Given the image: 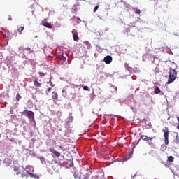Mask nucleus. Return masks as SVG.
<instances>
[{
	"label": "nucleus",
	"instance_id": "nucleus-1",
	"mask_svg": "<svg viewBox=\"0 0 179 179\" xmlns=\"http://www.w3.org/2000/svg\"><path fill=\"white\" fill-rule=\"evenodd\" d=\"M169 76L168 78L167 84L170 85V83H173L174 80L177 78V71L174 70V69L170 68Z\"/></svg>",
	"mask_w": 179,
	"mask_h": 179
},
{
	"label": "nucleus",
	"instance_id": "nucleus-2",
	"mask_svg": "<svg viewBox=\"0 0 179 179\" xmlns=\"http://www.w3.org/2000/svg\"><path fill=\"white\" fill-rule=\"evenodd\" d=\"M22 113L24 115H25L26 117H27V118H29V120H31L32 121H34V112L27 110H24Z\"/></svg>",
	"mask_w": 179,
	"mask_h": 179
},
{
	"label": "nucleus",
	"instance_id": "nucleus-3",
	"mask_svg": "<svg viewBox=\"0 0 179 179\" xmlns=\"http://www.w3.org/2000/svg\"><path fill=\"white\" fill-rule=\"evenodd\" d=\"M162 132H164V143L165 145H169V128L164 127V129L162 130Z\"/></svg>",
	"mask_w": 179,
	"mask_h": 179
},
{
	"label": "nucleus",
	"instance_id": "nucleus-4",
	"mask_svg": "<svg viewBox=\"0 0 179 179\" xmlns=\"http://www.w3.org/2000/svg\"><path fill=\"white\" fill-rule=\"evenodd\" d=\"M103 61L105 64H111V62H113V57L108 55L104 57Z\"/></svg>",
	"mask_w": 179,
	"mask_h": 179
},
{
	"label": "nucleus",
	"instance_id": "nucleus-5",
	"mask_svg": "<svg viewBox=\"0 0 179 179\" xmlns=\"http://www.w3.org/2000/svg\"><path fill=\"white\" fill-rule=\"evenodd\" d=\"M72 33L74 41H79V36H78V31L76 29H73Z\"/></svg>",
	"mask_w": 179,
	"mask_h": 179
},
{
	"label": "nucleus",
	"instance_id": "nucleus-6",
	"mask_svg": "<svg viewBox=\"0 0 179 179\" xmlns=\"http://www.w3.org/2000/svg\"><path fill=\"white\" fill-rule=\"evenodd\" d=\"M50 152L53 153V155H55V156H56V157H60V156H61V153H59V152L55 150V149H54V148H50Z\"/></svg>",
	"mask_w": 179,
	"mask_h": 179
},
{
	"label": "nucleus",
	"instance_id": "nucleus-7",
	"mask_svg": "<svg viewBox=\"0 0 179 179\" xmlns=\"http://www.w3.org/2000/svg\"><path fill=\"white\" fill-rule=\"evenodd\" d=\"M42 24H43V26H45V27H47L48 29H52V25H51V23H50V22L43 21Z\"/></svg>",
	"mask_w": 179,
	"mask_h": 179
},
{
	"label": "nucleus",
	"instance_id": "nucleus-8",
	"mask_svg": "<svg viewBox=\"0 0 179 179\" xmlns=\"http://www.w3.org/2000/svg\"><path fill=\"white\" fill-rule=\"evenodd\" d=\"M52 99L54 101L58 100V94L55 91H53L52 93Z\"/></svg>",
	"mask_w": 179,
	"mask_h": 179
},
{
	"label": "nucleus",
	"instance_id": "nucleus-9",
	"mask_svg": "<svg viewBox=\"0 0 179 179\" xmlns=\"http://www.w3.org/2000/svg\"><path fill=\"white\" fill-rule=\"evenodd\" d=\"M34 85L35 87H41V83H40L37 80V79H35V80H34Z\"/></svg>",
	"mask_w": 179,
	"mask_h": 179
},
{
	"label": "nucleus",
	"instance_id": "nucleus-10",
	"mask_svg": "<svg viewBox=\"0 0 179 179\" xmlns=\"http://www.w3.org/2000/svg\"><path fill=\"white\" fill-rule=\"evenodd\" d=\"M73 176L75 179H80V173L75 172Z\"/></svg>",
	"mask_w": 179,
	"mask_h": 179
},
{
	"label": "nucleus",
	"instance_id": "nucleus-11",
	"mask_svg": "<svg viewBox=\"0 0 179 179\" xmlns=\"http://www.w3.org/2000/svg\"><path fill=\"white\" fill-rule=\"evenodd\" d=\"M141 139H142V141H145V142H148V136L141 135Z\"/></svg>",
	"mask_w": 179,
	"mask_h": 179
},
{
	"label": "nucleus",
	"instance_id": "nucleus-12",
	"mask_svg": "<svg viewBox=\"0 0 179 179\" xmlns=\"http://www.w3.org/2000/svg\"><path fill=\"white\" fill-rule=\"evenodd\" d=\"M14 171L17 176H19V174H22V171H20V169L15 168L14 169Z\"/></svg>",
	"mask_w": 179,
	"mask_h": 179
},
{
	"label": "nucleus",
	"instance_id": "nucleus-13",
	"mask_svg": "<svg viewBox=\"0 0 179 179\" xmlns=\"http://www.w3.org/2000/svg\"><path fill=\"white\" fill-rule=\"evenodd\" d=\"M154 93L155 94H159V93H160V88H159L158 87H156L155 88Z\"/></svg>",
	"mask_w": 179,
	"mask_h": 179
},
{
	"label": "nucleus",
	"instance_id": "nucleus-14",
	"mask_svg": "<svg viewBox=\"0 0 179 179\" xmlns=\"http://www.w3.org/2000/svg\"><path fill=\"white\" fill-rule=\"evenodd\" d=\"M17 30L19 33H20V34H22V31L24 30V27H20L17 28Z\"/></svg>",
	"mask_w": 179,
	"mask_h": 179
},
{
	"label": "nucleus",
	"instance_id": "nucleus-15",
	"mask_svg": "<svg viewBox=\"0 0 179 179\" xmlns=\"http://www.w3.org/2000/svg\"><path fill=\"white\" fill-rule=\"evenodd\" d=\"M59 59H62V61H66V57H65V56H64V55L59 56Z\"/></svg>",
	"mask_w": 179,
	"mask_h": 179
},
{
	"label": "nucleus",
	"instance_id": "nucleus-16",
	"mask_svg": "<svg viewBox=\"0 0 179 179\" xmlns=\"http://www.w3.org/2000/svg\"><path fill=\"white\" fill-rule=\"evenodd\" d=\"M26 171H27V173L29 174V176L31 178H34V177H35V176H36L35 174L31 173H29V171H27V170Z\"/></svg>",
	"mask_w": 179,
	"mask_h": 179
},
{
	"label": "nucleus",
	"instance_id": "nucleus-17",
	"mask_svg": "<svg viewBox=\"0 0 179 179\" xmlns=\"http://www.w3.org/2000/svg\"><path fill=\"white\" fill-rule=\"evenodd\" d=\"M168 162H174V157L173 156L168 157Z\"/></svg>",
	"mask_w": 179,
	"mask_h": 179
},
{
	"label": "nucleus",
	"instance_id": "nucleus-18",
	"mask_svg": "<svg viewBox=\"0 0 179 179\" xmlns=\"http://www.w3.org/2000/svg\"><path fill=\"white\" fill-rule=\"evenodd\" d=\"M17 101H19L20 100V99H22V96H20V94H17L16 95V97H15Z\"/></svg>",
	"mask_w": 179,
	"mask_h": 179
},
{
	"label": "nucleus",
	"instance_id": "nucleus-19",
	"mask_svg": "<svg viewBox=\"0 0 179 179\" xmlns=\"http://www.w3.org/2000/svg\"><path fill=\"white\" fill-rule=\"evenodd\" d=\"M62 94H63L64 97H66V96L68 95V94L66 92V90H62Z\"/></svg>",
	"mask_w": 179,
	"mask_h": 179
},
{
	"label": "nucleus",
	"instance_id": "nucleus-20",
	"mask_svg": "<svg viewBox=\"0 0 179 179\" xmlns=\"http://www.w3.org/2000/svg\"><path fill=\"white\" fill-rule=\"evenodd\" d=\"M83 90H87V92H90V88H89L88 86H84Z\"/></svg>",
	"mask_w": 179,
	"mask_h": 179
},
{
	"label": "nucleus",
	"instance_id": "nucleus-21",
	"mask_svg": "<svg viewBox=\"0 0 179 179\" xmlns=\"http://www.w3.org/2000/svg\"><path fill=\"white\" fill-rule=\"evenodd\" d=\"M135 13L136 14V15H141V10H139V9H136V11H135Z\"/></svg>",
	"mask_w": 179,
	"mask_h": 179
},
{
	"label": "nucleus",
	"instance_id": "nucleus-22",
	"mask_svg": "<svg viewBox=\"0 0 179 179\" xmlns=\"http://www.w3.org/2000/svg\"><path fill=\"white\" fill-rule=\"evenodd\" d=\"M176 143H177V145H178V143H179V138H178V136H176Z\"/></svg>",
	"mask_w": 179,
	"mask_h": 179
},
{
	"label": "nucleus",
	"instance_id": "nucleus-23",
	"mask_svg": "<svg viewBox=\"0 0 179 179\" xmlns=\"http://www.w3.org/2000/svg\"><path fill=\"white\" fill-rule=\"evenodd\" d=\"M97 9H99V6H96L94 8V12H97Z\"/></svg>",
	"mask_w": 179,
	"mask_h": 179
},
{
	"label": "nucleus",
	"instance_id": "nucleus-24",
	"mask_svg": "<svg viewBox=\"0 0 179 179\" xmlns=\"http://www.w3.org/2000/svg\"><path fill=\"white\" fill-rule=\"evenodd\" d=\"M155 138H156V136H154V137H148V142H149V141H153V139H155Z\"/></svg>",
	"mask_w": 179,
	"mask_h": 179
},
{
	"label": "nucleus",
	"instance_id": "nucleus-25",
	"mask_svg": "<svg viewBox=\"0 0 179 179\" xmlns=\"http://www.w3.org/2000/svg\"><path fill=\"white\" fill-rule=\"evenodd\" d=\"M148 145H150V146H155V143H153L152 142H149Z\"/></svg>",
	"mask_w": 179,
	"mask_h": 179
},
{
	"label": "nucleus",
	"instance_id": "nucleus-26",
	"mask_svg": "<svg viewBox=\"0 0 179 179\" xmlns=\"http://www.w3.org/2000/svg\"><path fill=\"white\" fill-rule=\"evenodd\" d=\"M34 178V179H40V177L36 175Z\"/></svg>",
	"mask_w": 179,
	"mask_h": 179
},
{
	"label": "nucleus",
	"instance_id": "nucleus-27",
	"mask_svg": "<svg viewBox=\"0 0 179 179\" xmlns=\"http://www.w3.org/2000/svg\"><path fill=\"white\" fill-rule=\"evenodd\" d=\"M8 20H12V16L8 15Z\"/></svg>",
	"mask_w": 179,
	"mask_h": 179
},
{
	"label": "nucleus",
	"instance_id": "nucleus-28",
	"mask_svg": "<svg viewBox=\"0 0 179 179\" xmlns=\"http://www.w3.org/2000/svg\"><path fill=\"white\" fill-rule=\"evenodd\" d=\"M50 86H52V87H54V85L52 84V82H51V80L50 81Z\"/></svg>",
	"mask_w": 179,
	"mask_h": 179
},
{
	"label": "nucleus",
	"instance_id": "nucleus-29",
	"mask_svg": "<svg viewBox=\"0 0 179 179\" xmlns=\"http://www.w3.org/2000/svg\"><path fill=\"white\" fill-rule=\"evenodd\" d=\"M52 89L51 87H49L48 90H47V92H51Z\"/></svg>",
	"mask_w": 179,
	"mask_h": 179
},
{
	"label": "nucleus",
	"instance_id": "nucleus-30",
	"mask_svg": "<svg viewBox=\"0 0 179 179\" xmlns=\"http://www.w3.org/2000/svg\"><path fill=\"white\" fill-rule=\"evenodd\" d=\"M40 159H41V160H44V157H40Z\"/></svg>",
	"mask_w": 179,
	"mask_h": 179
},
{
	"label": "nucleus",
	"instance_id": "nucleus-31",
	"mask_svg": "<svg viewBox=\"0 0 179 179\" xmlns=\"http://www.w3.org/2000/svg\"><path fill=\"white\" fill-rule=\"evenodd\" d=\"M83 179H89V178H87V176H85L84 178H83Z\"/></svg>",
	"mask_w": 179,
	"mask_h": 179
},
{
	"label": "nucleus",
	"instance_id": "nucleus-32",
	"mask_svg": "<svg viewBox=\"0 0 179 179\" xmlns=\"http://www.w3.org/2000/svg\"><path fill=\"white\" fill-rule=\"evenodd\" d=\"M176 118H177L178 122L179 123V117L178 116Z\"/></svg>",
	"mask_w": 179,
	"mask_h": 179
},
{
	"label": "nucleus",
	"instance_id": "nucleus-33",
	"mask_svg": "<svg viewBox=\"0 0 179 179\" xmlns=\"http://www.w3.org/2000/svg\"><path fill=\"white\" fill-rule=\"evenodd\" d=\"M177 129H179V123L178 125L177 126Z\"/></svg>",
	"mask_w": 179,
	"mask_h": 179
},
{
	"label": "nucleus",
	"instance_id": "nucleus-34",
	"mask_svg": "<svg viewBox=\"0 0 179 179\" xmlns=\"http://www.w3.org/2000/svg\"><path fill=\"white\" fill-rule=\"evenodd\" d=\"M10 141L12 142V141H13L12 138H10Z\"/></svg>",
	"mask_w": 179,
	"mask_h": 179
},
{
	"label": "nucleus",
	"instance_id": "nucleus-35",
	"mask_svg": "<svg viewBox=\"0 0 179 179\" xmlns=\"http://www.w3.org/2000/svg\"><path fill=\"white\" fill-rule=\"evenodd\" d=\"M17 106H19V103H17Z\"/></svg>",
	"mask_w": 179,
	"mask_h": 179
},
{
	"label": "nucleus",
	"instance_id": "nucleus-36",
	"mask_svg": "<svg viewBox=\"0 0 179 179\" xmlns=\"http://www.w3.org/2000/svg\"><path fill=\"white\" fill-rule=\"evenodd\" d=\"M27 50H30V48H28Z\"/></svg>",
	"mask_w": 179,
	"mask_h": 179
},
{
	"label": "nucleus",
	"instance_id": "nucleus-37",
	"mask_svg": "<svg viewBox=\"0 0 179 179\" xmlns=\"http://www.w3.org/2000/svg\"><path fill=\"white\" fill-rule=\"evenodd\" d=\"M125 160H128L127 158H124Z\"/></svg>",
	"mask_w": 179,
	"mask_h": 179
},
{
	"label": "nucleus",
	"instance_id": "nucleus-38",
	"mask_svg": "<svg viewBox=\"0 0 179 179\" xmlns=\"http://www.w3.org/2000/svg\"><path fill=\"white\" fill-rule=\"evenodd\" d=\"M0 98H1V94H0Z\"/></svg>",
	"mask_w": 179,
	"mask_h": 179
}]
</instances>
